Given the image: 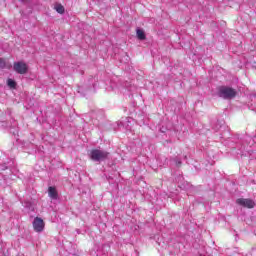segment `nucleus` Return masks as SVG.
Returning <instances> with one entry per match:
<instances>
[{
    "mask_svg": "<svg viewBox=\"0 0 256 256\" xmlns=\"http://www.w3.org/2000/svg\"><path fill=\"white\" fill-rule=\"evenodd\" d=\"M217 95L221 99L231 100L237 97V90L229 86H219L217 88Z\"/></svg>",
    "mask_w": 256,
    "mask_h": 256,
    "instance_id": "f257e3e1",
    "label": "nucleus"
},
{
    "mask_svg": "<svg viewBox=\"0 0 256 256\" xmlns=\"http://www.w3.org/2000/svg\"><path fill=\"white\" fill-rule=\"evenodd\" d=\"M89 158L94 163H102V161L109 159V152L101 149H92L89 153Z\"/></svg>",
    "mask_w": 256,
    "mask_h": 256,
    "instance_id": "f03ea898",
    "label": "nucleus"
},
{
    "mask_svg": "<svg viewBox=\"0 0 256 256\" xmlns=\"http://www.w3.org/2000/svg\"><path fill=\"white\" fill-rule=\"evenodd\" d=\"M88 84H84L82 86H78V93H80V95H82V97H86L87 93H89V91H91V89H94V93H95V87H97V83H95V78L91 77L89 80Z\"/></svg>",
    "mask_w": 256,
    "mask_h": 256,
    "instance_id": "7ed1b4c3",
    "label": "nucleus"
},
{
    "mask_svg": "<svg viewBox=\"0 0 256 256\" xmlns=\"http://www.w3.org/2000/svg\"><path fill=\"white\" fill-rule=\"evenodd\" d=\"M13 70L19 75H25L29 71V68L25 64V62H14Z\"/></svg>",
    "mask_w": 256,
    "mask_h": 256,
    "instance_id": "20e7f679",
    "label": "nucleus"
},
{
    "mask_svg": "<svg viewBox=\"0 0 256 256\" xmlns=\"http://www.w3.org/2000/svg\"><path fill=\"white\" fill-rule=\"evenodd\" d=\"M237 205L246 207V209H253L255 207V201L249 198H239L236 200Z\"/></svg>",
    "mask_w": 256,
    "mask_h": 256,
    "instance_id": "39448f33",
    "label": "nucleus"
},
{
    "mask_svg": "<svg viewBox=\"0 0 256 256\" xmlns=\"http://www.w3.org/2000/svg\"><path fill=\"white\" fill-rule=\"evenodd\" d=\"M34 231L36 233H41L45 229V222L42 218L36 217L32 223Z\"/></svg>",
    "mask_w": 256,
    "mask_h": 256,
    "instance_id": "423d86ee",
    "label": "nucleus"
},
{
    "mask_svg": "<svg viewBox=\"0 0 256 256\" xmlns=\"http://www.w3.org/2000/svg\"><path fill=\"white\" fill-rule=\"evenodd\" d=\"M48 195L50 199L57 200L59 199V194L57 193V189L53 186L48 188Z\"/></svg>",
    "mask_w": 256,
    "mask_h": 256,
    "instance_id": "0eeeda50",
    "label": "nucleus"
},
{
    "mask_svg": "<svg viewBox=\"0 0 256 256\" xmlns=\"http://www.w3.org/2000/svg\"><path fill=\"white\" fill-rule=\"evenodd\" d=\"M136 37L139 39V41H145L147 39V36L145 35V31L141 28L136 29Z\"/></svg>",
    "mask_w": 256,
    "mask_h": 256,
    "instance_id": "6e6552de",
    "label": "nucleus"
},
{
    "mask_svg": "<svg viewBox=\"0 0 256 256\" xmlns=\"http://www.w3.org/2000/svg\"><path fill=\"white\" fill-rule=\"evenodd\" d=\"M12 167H13V164H11V162H5L3 164H0V171H7V169H8L11 174Z\"/></svg>",
    "mask_w": 256,
    "mask_h": 256,
    "instance_id": "1a4fd4ad",
    "label": "nucleus"
},
{
    "mask_svg": "<svg viewBox=\"0 0 256 256\" xmlns=\"http://www.w3.org/2000/svg\"><path fill=\"white\" fill-rule=\"evenodd\" d=\"M170 161L174 163V165L178 168L181 167V165H183V161H181V158H179L178 156L172 157Z\"/></svg>",
    "mask_w": 256,
    "mask_h": 256,
    "instance_id": "9d476101",
    "label": "nucleus"
},
{
    "mask_svg": "<svg viewBox=\"0 0 256 256\" xmlns=\"http://www.w3.org/2000/svg\"><path fill=\"white\" fill-rule=\"evenodd\" d=\"M1 187H9L11 185V179L7 176H3V181L0 182Z\"/></svg>",
    "mask_w": 256,
    "mask_h": 256,
    "instance_id": "9b49d317",
    "label": "nucleus"
},
{
    "mask_svg": "<svg viewBox=\"0 0 256 256\" xmlns=\"http://www.w3.org/2000/svg\"><path fill=\"white\" fill-rule=\"evenodd\" d=\"M7 85L10 89H17V82L11 78L7 80Z\"/></svg>",
    "mask_w": 256,
    "mask_h": 256,
    "instance_id": "f8f14e48",
    "label": "nucleus"
},
{
    "mask_svg": "<svg viewBox=\"0 0 256 256\" xmlns=\"http://www.w3.org/2000/svg\"><path fill=\"white\" fill-rule=\"evenodd\" d=\"M55 10L57 11V13H59L60 15H63V13H65V7L61 4H57L55 6Z\"/></svg>",
    "mask_w": 256,
    "mask_h": 256,
    "instance_id": "ddd939ff",
    "label": "nucleus"
},
{
    "mask_svg": "<svg viewBox=\"0 0 256 256\" xmlns=\"http://www.w3.org/2000/svg\"><path fill=\"white\" fill-rule=\"evenodd\" d=\"M223 127V123L221 121H217L216 124L213 126L214 131H219Z\"/></svg>",
    "mask_w": 256,
    "mask_h": 256,
    "instance_id": "4468645a",
    "label": "nucleus"
},
{
    "mask_svg": "<svg viewBox=\"0 0 256 256\" xmlns=\"http://www.w3.org/2000/svg\"><path fill=\"white\" fill-rule=\"evenodd\" d=\"M7 67V63L5 62V59L0 58V69H5Z\"/></svg>",
    "mask_w": 256,
    "mask_h": 256,
    "instance_id": "2eb2a0df",
    "label": "nucleus"
},
{
    "mask_svg": "<svg viewBox=\"0 0 256 256\" xmlns=\"http://www.w3.org/2000/svg\"><path fill=\"white\" fill-rule=\"evenodd\" d=\"M21 1V3H25V0H20Z\"/></svg>",
    "mask_w": 256,
    "mask_h": 256,
    "instance_id": "dca6fc26",
    "label": "nucleus"
}]
</instances>
